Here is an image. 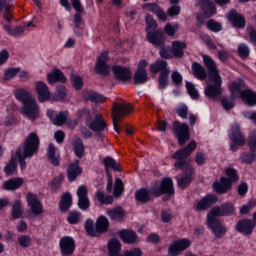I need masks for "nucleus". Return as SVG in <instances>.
Wrapping results in <instances>:
<instances>
[{
	"mask_svg": "<svg viewBox=\"0 0 256 256\" xmlns=\"http://www.w3.org/2000/svg\"><path fill=\"white\" fill-rule=\"evenodd\" d=\"M197 149V142L195 140L190 141L186 147L177 150L172 154V158L175 159V169H181L184 174L181 178L177 179V184L180 189H187L193 179H195V168L191 164H187V158L191 157V153Z\"/></svg>",
	"mask_w": 256,
	"mask_h": 256,
	"instance_id": "obj_1",
	"label": "nucleus"
},
{
	"mask_svg": "<svg viewBox=\"0 0 256 256\" xmlns=\"http://www.w3.org/2000/svg\"><path fill=\"white\" fill-rule=\"evenodd\" d=\"M203 63L208 71V79L213 84H207L204 89V94L208 99H217L223 93L221 86L223 85V78L217 68V63L209 55H203Z\"/></svg>",
	"mask_w": 256,
	"mask_h": 256,
	"instance_id": "obj_2",
	"label": "nucleus"
},
{
	"mask_svg": "<svg viewBox=\"0 0 256 256\" xmlns=\"http://www.w3.org/2000/svg\"><path fill=\"white\" fill-rule=\"evenodd\" d=\"M41 145V140L39 139V135L36 132H31L24 142V147L19 146L15 155L18 159L21 171H25L27 169V162L25 159H29L33 157L36 153L39 152V146Z\"/></svg>",
	"mask_w": 256,
	"mask_h": 256,
	"instance_id": "obj_3",
	"label": "nucleus"
},
{
	"mask_svg": "<svg viewBox=\"0 0 256 256\" xmlns=\"http://www.w3.org/2000/svg\"><path fill=\"white\" fill-rule=\"evenodd\" d=\"M245 87V82L242 79L234 80L230 83L229 89L232 97L240 95L241 101L248 107H256V92Z\"/></svg>",
	"mask_w": 256,
	"mask_h": 256,
	"instance_id": "obj_4",
	"label": "nucleus"
},
{
	"mask_svg": "<svg viewBox=\"0 0 256 256\" xmlns=\"http://www.w3.org/2000/svg\"><path fill=\"white\" fill-rule=\"evenodd\" d=\"M150 73L158 76V89H167L169 87V74L171 73V68L165 60H156L154 63L150 64Z\"/></svg>",
	"mask_w": 256,
	"mask_h": 256,
	"instance_id": "obj_5",
	"label": "nucleus"
},
{
	"mask_svg": "<svg viewBox=\"0 0 256 256\" xmlns=\"http://www.w3.org/2000/svg\"><path fill=\"white\" fill-rule=\"evenodd\" d=\"M151 193L154 199H159L161 195H165L163 197V201H169L171 197H175V184L173 183V178L164 177L159 186H152Z\"/></svg>",
	"mask_w": 256,
	"mask_h": 256,
	"instance_id": "obj_6",
	"label": "nucleus"
},
{
	"mask_svg": "<svg viewBox=\"0 0 256 256\" xmlns=\"http://www.w3.org/2000/svg\"><path fill=\"white\" fill-rule=\"evenodd\" d=\"M133 111V106L131 104H119L114 102L112 105V123L114 131L116 133H121V128H119V121L123 117H127Z\"/></svg>",
	"mask_w": 256,
	"mask_h": 256,
	"instance_id": "obj_7",
	"label": "nucleus"
},
{
	"mask_svg": "<svg viewBox=\"0 0 256 256\" xmlns=\"http://www.w3.org/2000/svg\"><path fill=\"white\" fill-rule=\"evenodd\" d=\"M172 132L180 147L185 146L187 141H191V130L189 129V125L187 123L174 121Z\"/></svg>",
	"mask_w": 256,
	"mask_h": 256,
	"instance_id": "obj_8",
	"label": "nucleus"
},
{
	"mask_svg": "<svg viewBox=\"0 0 256 256\" xmlns=\"http://www.w3.org/2000/svg\"><path fill=\"white\" fill-rule=\"evenodd\" d=\"M206 223L208 229L212 231L216 239H223V237L227 235V227L223 225V223L217 218V216L208 213L206 216Z\"/></svg>",
	"mask_w": 256,
	"mask_h": 256,
	"instance_id": "obj_9",
	"label": "nucleus"
},
{
	"mask_svg": "<svg viewBox=\"0 0 256 256\" xmlns=\"http://www.w3.org/2000/svg\"><path fill=\"white\" fill-rule=\"evenodd\" d=\"M73 9L76 11L73 19V33L76 37H83V28L81 25L83 23V18L81 17V13H83L84 8L83 4H81V0H70Z\"/></svg>",
	"mask_w": 256,
	"mask_h": 256,
	"instance_id": "obj_10",
	"label": "nucleus"
},
{
	"mask_svg": "<svg viewBox=\"0 0 256 256\" xmlns=\"http://www.w3.org/2000/svg\"><path fill=\"white\" fill-rule=\"evenodd\" d=\"M109 51L104 50L97 57L96 63L94 65V71L97 75H102V77H107L109 75Z\"/></svg>",
	"mask_w": 256,
	"mask_h": 256,
	"instance_id": "obj_11",
	"label": "nucleus"
},
{
	"mask_svg": "<svg viewBox=\"0 0 256 256\" xmlns=\"http://www.w3.org/2000/svg\"><path fill=\"white\" fill-rule=\"evenodd\" d=\"M21 113L24 117H27V119L35 121L41 113V108H39V104H37V101L33 98L32 100L22 104Z\"/></svg>",
	"mask_w": 256,
	"mask_h": 256,
	"instance_id": "obj_12",
	"label": "nucleus"
},
{
	"mask_svg": "<svg viewBox=\"0 0 256 256\" xmlns=\"http://www.w3.org/2000/svg\"><path fill=\"white\" fill-rule=\"evenodd\" d=\"M191 247V240L181 238L169 245L168 256H180L183 251H187Z\"/></svg>",
	"mask_w": 256,
	"mask_h": 256,
	"instance_id": "obj_13",
	"label": "nucleus"
},
{
	"mask_svg": "<svg viewBox=\"0 0 256 256\" xmlns=\"http://www.w3.org/2000/svg\"><path fill=\"white\" fill-rule=\"evenodd\" d=\"M209 214L214 215V217H233L235 205L231 202L222 203L220 206H214Z\"/></svg>",
	"mask_w": 256,
	"mask_h": 256,
	"instance_id": "obj_14",
	"label": "nucleus"
},
{
	"mask_svg": "<svg viewBox=\"0 0 256 256\" xmlns=\"http://www.w3.org/2000/svg\"><path fill=\"white\" fill-rule=\"evenodd\" d=\"M217 201L218 198L215 194H207L196 202L194 205V210L196 213H203V211H208V209H211V207H213Z\"/></svg>",
	"mask_w": 256,
	"mask_h": 256,
	"instance_id": "obj_15",
	"label": "nucleus"
},
{
	"mask_svg": "<svg viewBox=\"0 0 256 256\" xmlns=\"http://www.w3.org/2000/svg\"><path fill=\"white\" fill-rule=\"evenodd\" d=\"M46 115L48 119H50L51 123L57 127H63V125H65L69 119V111H60L57 113L53 109H48Z\"/></svg>",
	"mask_w": 256,
	"mask_h": 256,
	"instance_id": "obj_16",
	"label": "nucleus"
},
{
	"mask_svg": "<svg viewBox=\"0 0 256 256\" xmlns=\"http://www.w3.org/2000/svg\"><path fill=\"white\" fill-rule=\"evenodd\" d=\"M75 239L71 236H64L59 240V248L62 256H71L76 249Z\"/></svg>",
	"mask_w": 256,
	"mask_h": 256,
	"instance_id": "obj_17",
	"label": "nucleus"
},
{
	"mask_svg": "<svg viewBox=\"0 0 256 256\" xmlns=\"http://www.w3.org/2000/svg\"><path fill=\"white\" fill-rule=\"evenodd\" d=\"M256 223L255 221L249 218H242L240 219L235 225V231L237 233H241L248 237L249 235H253V231L255 229Z\"/></svg>",
	"mask_w": 256,
	"mask_h": 256,
	"instance_id": "obj_18",
	"label": "nucleus"
},
{
	"mask_svg": "<svg viewBox=\"0 0 256 256\" xmlns=\"http://www.w3.org/2000/svg\"><path fill=\"white\" fill-rule=\"evenodd\" d=\"M229 23H231L232 27L235 29H245V25H247V20H245V16L239 14L236 9H231L228 12L227 17Z\"/></svg>",
	"mask_w": 256,
	"mask_h": 256,
	"instance_id": "obj_19",
	"label": "nucleus"
},
{
	"mask_svg": "<svg viewBox=\"0 0 256 256\" xmlns=\"http://www.w3.org/2000/svg\"><path fill=\"white\" fill-rule=\"evenodd\" d=\"M116 81L120 83H127L131 81V69L125 66L114 65L112 67Z\"/></svg>",
	"mask_w": 256,
	"mask_h": 256,
	"instance_id": "obj_20",
	"label": "nucleus"
},
{
	"mask_svg": "<svg viewBox=\"0 0 256 256\" xmlns=\"http://www.w3.org/2000/svg\"><path fill=\"white\" fill-rule=\"evenodd\" d=\"M26 201L34 215H41V213H43V204H41L37 194L28 192L26 195Z\"/></svg>",
	"mask_w": 256,
	"mask_h": 256,
	"instance_id": "obj_21",
	"label": "nucleus"
},
{
	"mask_svg": "<svg viewBox=\"0 0 256 256\" xmlns=\"http://www.w3.org/2000/svg\"><path fill=\"white\" fill-rule=\"evenodd\" d=\"M212 189H214L215 193L218 195H225V193H229L233 189V184L229 182L227 177L222 176L220 177V181L216 180L212 184Z\"/></svg>",
	"mask_w": 256,
	"mask_h": 256,
	"instance_id": "obj_22",
	"label": "nucleus"
},
{
	"mask_svg": "<svg viewBox=\"0 0 256 256\" xmlns=\"http://www.w3.org/2000/svg\"><path fill=\"white\" fill-rule=\"evenodd\" d=\"M35 89L38 95L39 103H45V101H51V92H49V87L43 81L35 82Z\"/></svg>",
	"mask_w": 256,
	"mask_h": 256,
	"instance_id": "obj_23",
	"label": "nucleus"
},
{
	"mask_svg": "<svg viewBox=\"0 0 256 256\" xmlns=\"http://www.w3.org/2000/svg\"><path fill=\"white\" fill-rule=\"evenodd\" d=\"M146 38L154 47H163L165 45V34L161 30L147 32Z\"/></svg>",
	"mask_w": 256,
	"mask_h": 256,
	"instance_id": "obj_24",
	"label": "nucleus"
},
{
	"mask_svg": "<svg viewBox=\"0 0 256 256\" xmlns=\"http://www.w3.org/2000/svg\"><path fill=\"white\" fill-rule=\"evenodd\" d=\"M134 197L137 203H141V205H147V203H150V201L153 199L151 187L150 189L145 187L139 188L135 191Z\"/></svg>",
	"mask_w": 256,
	"mask_h": 256,
	"instance_id": "obj_25",
	"label": "nucleus"
},
{
	"mask_svg": "<svg viewBox=\"0 0 256 256\" xmlns=\"http://www.w3.org/2000/svg\"><path fill=\"white\" fill-rule=\"evenodd\" d=\"M79 163V160H75L74 163L68 165L66 173L69 183L77 181V177L83 173V168L79 166Z\"/></svg>",
	"mask_w": 256,
	"mask_h": 256,
	"instance_id": "obj_26",
	"label": "nucleus"
},
{
	"mask_svg": "<svg viewBox=\"0 0 256 256\" xmlns=\"http://www.w3.org/2000/svg\"><path fill=\"white\" fill-rule=\"evenodd\" d=\"M144 11H149L158 17L159 21H167V14L163 11V8L157 3H146L142 6Z\"/></svg>",
	"mask_w": 256,
	"mask_h": 256,
	"instance_id": "obj_27",
	"label": "nucleus"
},
{
	"mask_svg": "<svg viewBox=\"0 0 256 256\" xmlns=\"http://www.w3.org/2000/svg\"><path fill=\"white\" fill-rule=\"evenodd\" d=\"M229 138L232 143H237L239 147H244L245 145V136L241 132V126L239 124H234L231 127V133L229 134Z\"/></svg>",
	"mask_w": 256,
	"mask_h": 256,
	"instance_id": "obj_28",
	"label": "nucleus"
},
{
	"mask_svg": "<svg viewBox=\"0 0 256 256\" xmlns=\"http://www.w3.org/2000/svg\"><path fill=\"white\" fill-rule=\"evenodd\" d=\"M46 158L53 167H59V165H61V155L57 154V147H55V144H49Z\"/></svg>",
	"mask_w": 256,
	"mask_h": 256,
	"instance_id": "obj_29",
	"label": "nucleus"
},
{
	"mask_svg": "<svg viewBox=\"0 0 256 256\" xmlns=\"http://www.w3.org/2000/svg\"><path fill=\"white\" fill-rule=\"evenodd\" d=\"M198 5L205 17H213L217 15V7L212 0H199Z\"/></svg>",
	"mask_w": 256,
	"mask_h": 256,
	"instance_id": "obj_30",
	"label": "nucleus"
},
{
	"mask_svg": "<svg viewBox=\"0 0 256 256\" xmlns=\"http://www.w3.org/2000/svg\"><path fill=\"white\" fill-rule=\"evenodd\" d=\"M13 0H0V15L3 13V19L8 23L13 21V4H11Z\"/></svg>",
	"mask_w": 256,
	"mask_h": 256,
	"instance_id": "obj_31",
	"label": "nucleus"
},
{
	"mask_svg": "<svg viewBox=\"0 0 256 256\" xmlns=\"http://www.w3.org/2000/svg\"><path fill=\"white\" fill-rule=\"evenodd\" d=\"M47 81L49 85H55V83H67V77H65V74L59 68H53L52 72L47 74Z\"/></svg>",
	"mask_w": 256,
	"mask_h": 256,
	"instance_id": "obj_32",
	"label": "nucleus"
},
{
	"mask_svg": "<svg viewBox=\"0 0 256 256\" xmlns=\"http://www.w3.org/2000/svg\"><path fill=\"white\" fill-rule=\"evenodd\" d=\"M88 127L95 133H103V130L107 128V123H105L103 115L96 114L94 120L88 124Z\"/></svg>",
	"mask_w": 256,
	"mask_h": 256,
	"instance_id": "obj_33",
	"label": "nucleus"
},
{
	"mask_svg": "<svg viewBox=\"0 0 256 256\" xmlns=\"http://www.w3.org/2000/svg\"><path fill=\"white\" fill-rule=\"evenodd\" d=\"M82 97L84 101H90L91 103H104L105 99H107L103 94L87 89L82 91Z\"/></svg>",
	"mask_w": 256,
	"mask_h": 256,
	"instance_id": "obj_34",
	"label": "nucleus"
},
{
	"mask_svg": "<svg viewBox=\"0 0 256 256\" xmlns=\"http://www.w3.org/2000/svg\"><path fill=\"white\" fill-rule=\"evenodd\" d=\"M191 69L192 75L195 77V79H198V81H205V79L209 77V71L205 70V67L198 62H193Z\"/></svg>",
	"mask_w": 256,
	"mask_h": 256,
	"instance_id": "obj_35",
	"label": "nucleus"
},
{
	"mask_svg": "<svg viewBox=\"0 0 256 256\" xmlns=\"http://www.w3.org/2000/svg\"><path fill=\"white\" fill-rule=\"evenodd\" d=\"M103 165L105 169L106 175H111V169L112 171H115L116 173H121V166L117 163V160H115L111 156H106L103 159Z\"/></svg>",
	"mask_w": 256,
	"mask_h": 256,
	"instance_id": "obj_36",
	"label": "nucleus"
},
{
	"mask_svg": "<svg viewBox=\"0 0 256 256\" xmlns=\"http://www.w3.org/2000/svg\"><path fill=\"white\" fill-rule=\"evenodd\" d=\"M121 241L126 245H134L137 243V233L133 230L123 229L119 231Z\"/></svg>",
	"mask_w": 256,
	"mask_h": 256,
	"instance_id": "obj_37",
	"label": "nucleus"
},
{
	"mask_svg": "<svg viewBox=\"0 0 256 256\" xmlns=\"http://www.w3.org/2000/svg\"><path fill=\"white\" fill-rule=\"evenodd\" d=\"M95 225L97 237H101L103 233H107L109 231V219H107V216H99L96 220Z\"/></svg>",
	"mask_w": 256,
	"mask_h": 256,
	"instance_id": "obj_38",
	"label": "nucleus"
},
{
	"mask_svg": "<svg viewBox=\"0 0 256 256\" xmlns=\"http://www.w3.org/2000/svg\"><path fill=\"white\" fill-rule=\"evenodd\" d=\"M108 217L111 221H116L117 223H123L125 219V210L121 206H116L107 211Z\"/></svg>",
	"mask_w": 256,
	"mask_h": 256,
	"instance_id": "obj_39",
	"label": "nucleus"
},
{
	"mask_svg": "<svg viewBox=\"0 0 256 256\" xmlns=\"http://www.w3.org/2000/svg\"><path fill=\"white\" fill-rule=\"evenodd\" d=\"M24 180L21 177L11 178L3 183L4 191H17L23 185Z\"/></svg>",
	"mask_w": 256,
	"mask_h": 256,
	"instance_id": "obj_40",
	"label": "nucleus"
},
{
	"mask_svg": "<svg viewBox=\"0 0 256 256\" xmlns=\"http://www.w3.org/2000/svg\"><path fill=\"white\" fill-rule=\"evenodd\" d=\"M73 205V196L69 192H65L59 202V210L61 213H67Z\"/></svg>",
	"mask_w": 256,
	"mask_h": 256,
	"instance_id": "obj_41",
	"label": "nucleus"
},
{
	"mask_svg": "<svg viewBox=\"0 0 256 256\" xmlns=\"http://www.w3.org/2000/svg\"><path fill=\"white\" fill-rule=\"evenodd\" d=\"M121 253V241L117 238H111L108 241V256H122Z\"/></svg>",
	"mask_w": 256,
	"mask_h": 256,
	"instance_id": "obj_42",
	"label": "nucleus"
},
{
	"mask_svg": "<svg viewBox=\"0 0 256 256\" xmlns=\"http://www.w3.org/2000/svg\"><path fill=\"white\" fill-rule=\"evenodd\" d=\"M171 49L174 57H177V59H181V57L185 55V49H187V44L185 42L176 40L172 42Z\"/></svg>",
	"mask_w": 256,
	"mask_h": 256,
	"instance_id": "obj_43",
	"label": "nucleus"
},
{
	"mask_svg": "<svg viewBox=\"0 0 256 256\" xmlns=\"http://www.w3.org/2000/svg\"><path fill=\"white\" fill-rule=\"evenodd\" d=\"M72 147L74 155L78 159H83V156L85 155V144H83V140H81V138H75L72 141Z\"/></svg>",
	"mask_w": 256,
	"mask_h": 256,
	"instance_id": "obj_44",
	"label": "nucleus"
},
{
	"mask_svg": "<svg viewBox=\"0 0 256 256\" xmlns=\"http://www.w3.org/2000/svg\"><path fill=\"white\" fill-rule=\"evenodd\" d=\"M14 95H15V98L17 99V101L22 103V105H24L25 103H28L29 101H32L34 99L33 96H31V93H29V91H27L23 88H19V89L15 90Z\"/></svg>",
	"mask_w": 256,
	"mask_h": 256,
	"instance_id": "obj_45",
	"label": "nucleus"
},
{
	"mask_svg": "<svg viewBox=\"0 0 256 256\" xmlns=\"http://www.w3.org/2000/svg\"><path fill=\"white\" fill-rule=\"evenodd\" d=\"M95 199H97L99 205H112L114 199L111 195H105L101 190H97L95 193Z\"/></svg>",
	"mask_w": 256,
	"mask_h": 256,
	"instance_id": "obj_46",
	"label": "nucleus"
},
{
	"mask_svg": "<svg viewBox=\"0 0 256 256\" xmlns=\"http://www.w3.org/2000/svg\"><path fill=\"white\" fill-rule=\"evenodd\" d=\"M12 219L17 220L23 217V205L21 200H15L11 210Z\"/></svg>",
	"mask_w": 256,
	"mask_h": 256,
	"instance_id": "obj_47",
	"label": "nucleus"
},
{
	"mask_svg": "<svg viewBox=\"0 0 256 256\" xmlns=\"http://www.w3.org/2000/svg\"><path fill=\"white\" fill-rule=\"evenodd\" d=\"M17 171V159L15 157H11L9 162L4 167V173L6 177H11V175H15V172Z\"/></svg>",
	"mask_w": 256,
	"mask_h": 256,
	"instance_id": "obj_48",
	"label": "nucleus"
},
{
	"mask_svg": "<svg viewBox=\"0 0 256 256\" xmlns=\"http://www.w3.org/2000/svg\"><path fill=\"white\" fill-rule=\"evenodd\" d=\"M19 73H21V68H19V67L7 68L4 71V75H3L2 79L5 82L11 81L12 79H15V77H17V75H19Z\"/></svg>",
	"mask_w": 256,
	"mask_h": 256,
	"instance_id": "obj_49",
	"label": "nucleus"
},
{
	"mask_svg": "<svg viewBox=\"0 0 256 256\" xmlns=\"http://www.w3.org/2000/svg\"><path fill=\"white\" fill-rule=\"evenodd\" d=\"M4 31H6L8 35H11V37H19L20 35H23V33H25V27L16 26L15 28H12L9 24H5Z\"/></svg>",
	"mask_w": 256,
	"mask_h": 256,
	"instance_id": "obj_50",
	"label": "nucleus"
},
{
	"mask_svg": "<svg viewBox=\"0 0 256 256\" xmlns=\"http://www.w3.org/2000/svg\"><path fill=\"white\" fill-rule=\"evenodd\" d=\"M84 229L88 237H97V228L95 226V222L93 221V219H86Z\"/></svg>",
	"mask_w": 256,
	"mask_h": 256,
	"instance_id": "obj_51",
	"label": "nucleus"
},
{
	"mask_svg": "<svg viewBox=\"0 0 256 256\" xmlns=\"http://www.w3.org/2000/svg\"><path fill=\"white\" fill-rule=\"evenodd\" d=\"M64 179H65V174L60 173L51 181L49 185L51 187L52 193H57L59 189H61V183H63Z\"/></svg>",
	"mask_w": 256,
	"mask_h": 256,
	"instance_id": "obj_52",
	"label": "nucleus"
},
{
	"mask_svg": "<svg viewBox=\"0 0 256 256\" xmlns=\"http://www.w3.org/2000/svg\"><path fill=\"white\" fill-rule=\"evenodd\" d=\"M124 191L125 185L123 184V180H121V178H116L113 188V197L116 199L119 198L120 195H123Z\"/></svg>",
	"mask_w": 256,
	"mask_h": 256,
	"instance_id": "obj_53",
	"label": "nucleus"
},
{
	"mask_svg": "<svg viewBox=\"0 0 256 256\" xmlns=\"http://www.w3.org/2000/svg\"><path fill=\"white\" fill-rule=\"evenodd\" d=\"M225 175L227 176L226 179L228 180L229 183H231V185L239 181V174L237 173V170L233 167L226 168Z\"/></svg>",
	"mask_w": 256,
	"mask_h": 256,
	"instance_id": "obj_54",
	"label": "nucleus"
},
{
	"mask_svg": "<svg viewBox=\"0 0 256 256\" xmlns=\"http://www.w3.org/2000/svg\"><path fill=\"white\" fill-rule=\"evenodd\" d=\"M186 91L191 99H193L194 101H197V99H199V97L201 96L199 94V90H197V87H195V84H193V82L186 81Z\"/></svg>",
	"mask_w": 256,
	"mask_h": 256,
	"instance_id": "obj_55",
	"label": "nucleus"
},
{
	"mask_svg": "<svg viewBox=\"0 0 256 256\" xmlns=\"http://www.w3.org/2000/svg\"><path fill=\"white\" fill-rule=\"evenodd\" d=\"M70 81L72 83V87L76 91H81V89H83V86L85 85L83 78L77 74H71Z\"/></svg>",
	"mask_w": 256,
	"mask_h": 256,
	"instance_id": "obj_56",
	"label": "nucleus"
},
{
	"mask_svg": "<svg viewBox=\"0 0 256 256\" xmlns=\"http://www.w3.org/2000/svg\"><path fill=\"white\" fill-rule=\"evenodd\" d=\"M147 71L136 70L134 74L135 85H145L147 83Z\"/></svg>",
	"mask_w": 256,
	"mask_h": 256,
	"instance_id": "obj_57",
	"label": "nucleus"
},
{
	"mask_svg": "<svg viewBox=\"0 0 256 256\" xmlns=\"http://www.w3.org/2000/svg\"><path fill=\"white\" fill-rule=\"evenodd\" d=\"M206 27L209 31H212V33H219L220 31H223V25L213 19L207 21Z\"/></svg>",
	"mask_w": 256,
	"mask_h": 256,
	"instance_id": "obj_58",
	"label": "nucleus"
},
{
	"mask_svg": "<svg viewBox=\"0 0 256 256\" xmlns=\"http://www.w3.org/2000/svg\"><path fill=\"white\" fill-rule=\"evenodd\" d=\"M17 242L23 249H27L31 247V243H33V240L31 239V236L29 235H20L17 238Z\"/></svg>",
	"mask_w": 256,
	"mask_h": 256,
	"instance_id": "obj_59",
	"label": "nucleus"
},
{
	"mask_svg": "<svg viewBox=\"0 0 256 256\" xmlns=\"http://www.w3.org/2000/svg\"><path fill=\"white\" fill-rule=\"evenodd\" d=\"M240 159L242 163H245L246 165H251L253 161L256 159V153L255 152H244L240 155Z\"/></svg>",
	"mask_w": 256,
	"mask_h": 256,
	"instance_id": "obj_60",
	"label": "nucleus"
},
{
	"mask_svg": "<svg viewBox=\"0 0 256 256\" xmlns=\"http://www.w3.org/2000/svg\"><path fill=\"white\" fill-rule=\"evenodd\" d=\"M159 48H160L159 55L161 59H173V57H175L173 54L172 48H170L169 46L166 47L165 45H163V46H159Z\"/></svg>",
	"mask_w": 256,
	"mask_h": 256,
	"instance_id": "obj_61",
	"label": "nucleus"
},
{
	"mask_svg": "<svg viewBox=\"0 0 256 256\" xmlns=\"http://www.w3.org/2000/svg\"><path fill=\"white\" fill-rule=\"evenodd\" d=\"M251 54V49H249V46L245 43H241L238 45V56L240 59H247L249 55Z\"/></svg>",
	"mask_w": 256,
	"mask_h": 256,
	"instance_id": "obj_62",
	"label": "nucleus"
},
{
	"mask_svg": "<svg viewBox=\"0 0 256 256\" xmlns=\"http://www.w3.org/2000/svg\"><path fill=\"white\" fill-rule=\"evenodd\" d=\"M247 146L251 153H256V130H253L248 136Z\"/></svg>",
	"mask_w": 256,
	"mask_h": 256,
	"instance_id": "obj_63",
	"label": "nucleus"
},
{
	"mask_svg": "<svg viewBox=\"0 0 256 256\" xmlns=\"http://www.w3.org/2000/svg\"><path fill=\"white\" fill-rule=\"evenodd\" d=\"M221 105L224 110L231 111L235 107V97L231 95V98H222Z\"/></svg>",
	"mask_w": 256,
	"mask_h": 256,
	"instance_id": "obj_64",
	"label": "nucleus"
}]
</instances>
